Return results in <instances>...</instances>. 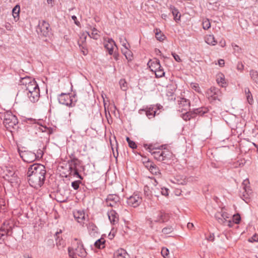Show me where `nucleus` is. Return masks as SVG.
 Returning <instances> with one entry per match:
<instances>
[{
	"label": "nucleus",
	"mask_w": 258,
	"mask_h": 258,
	"mask_svg": "<svg viewBox=\"0 0 258 258\" xmlns=\"http://www.w3.org/2000/svg\"><path fill=\"white\" fill-rule=\"evenodd\" d=\"M46 173L44 165L37 163L30 165L27 172L30 185L36 189L41 187L44 183Z\"/></svg>",
	"instance_id": "nucleus-1"
},
{
	"label": "nucleus",
	"mask_w": 258,
	"mask_h": 258,
	"mask_svg": "<svg viewBox=\"0 0 258 258\" xmlns=\"http://www.w3.org/2000/svg\"><path fill=\"white\" fill-rule=\"evenodd\" d=\"M0 118L3 119V124L8 130L12 132L11 129L18 127V120L17 116L11 111H6L0 114Z\"/></svg>",
	"instance_id": "nucleus-2"
},
{
	"label": "nucleus",
	"mask_w": 258,
	"mask_h": 258,
	"mask_svg": "<svg viewBox=\"0 0 258 258\" xmlns=\"http://www.w3.org/2000/svg\"><path fill=\"white\" fill-rule=\"evenodd\" d=\"M147 149L153 157L159 161L169 160L172 157V153L168 150H162L159 149L157 151H153L154 148L152 145H149Z\"/></svg>",
	"instance_id": "nucleus-3"
},
{
	"label": "nucleus",
	"mask_w": 258,
	"mask_h": 258,
	"mask_svg": "<svg viewBox=\"0 0 258 258\" xmlns=\"http://www.w3.org/2000/svg\"><path fill=\"white\" fill-rule=\"evenodd\" d=\"M170 216L168 214L161 211H157L153 215L152 218L148 219L150 226L152 228L153 223H165L169 220Z\"/></svg>",
	"instance_id": "nucleus-4"
},
{
	"label": "nucleus",
	"mask_w": 258,
	"mask_h": 258,
	"mask_svg": "<svg viewBox=\"0 0 258 258\" xmlns=\"http://www.w3.org/2000/svg\"><path fill=\"white\" fill-rule=\"evenodd\" d=\"M58 100L59 103L69 107L74 106L77 102L76 95H71L70 93H61L58 96Z\"/></svg>",
	"instance_id": "nucleus-5"
},
{
	"label": "nucleus",
	"mask_w": 258,
	"mask_h": 258,
	"mask_svg": "<svg viewBox=\"0 0 258 258\" xmlns=\"http://www.w3.org/2000/svg\"><path fill=\"white\" fill-rule=\"evenodd\" d=\"M69 164V171L70 174L74 176H76L81 179H83L82 176L79 174L77 166H79L81 164V161L76 157L71 158V159L68 161Z\"/></svg>",
	"instance_id": "nucleus-6"
},
{
	"label": "nucleus",
	"mask_w": 258,
	"mask_h": 258,
	"mask_svg": "<svg viewBox=\"0 0 258 258\" xmlns=\"http://www.w3.org/2000/svg\"><path fill=\"white\" fill-rule=\"evenodd\" d=\"M51 28L49 24L45 20L39 21L37 28V32L38 35L41 37H49L51 34Z\"/></svg>",
	"instance_id": "nucleus-7"
},
{
	"label": "nucleus",
	"mask_w": 258,
	"mask_h": 258,
	"mask_svg": "<svg viewBox=\"0 0 258 258\" xmlns=\"http://www.w3.org/2000/svg\"><path fill=\"white\" fill-rule=\"evenodd\" d=\"M206 96L210 102L215 100L221 101L222 93L219 89L215 87H212L206 92Z\"/></svg>",
	"instance_id": "nucleus-8"
},
{
	"label": "nucleus",
	"mask_w": 258,
	"mask_h": 258,
	"mask_svg": "<svg viewBox=\"0 0 258 258\" xmlns=\"http://www.w3.org/2000/svg\"><path fill=\"white\" fill-rule=\"evenodd\" d=\"M249 184V180L248 179L244 180L242 183L243 191H240V194L241 198L246 203L248 202L247 200L249 199V196L252 194V190Z\"/></svg>",
	"instance_id": "nucleus-9"
},
{
	"label": "nucleus",
	"mask_w": 258,
	"mask_h": 258,
	"mask_svg": "<svg viewBox=\"0 0 258 258\" xmlns=\"http://www.w3.org/2000/svg\"><path fill=\"white\" fill-rule=\"evenodd\" d=\"M18 152L22 160L27 163H31L36 160L35 153L30 151H21L18 150Z\"/></svg>",
	"instance_id": "nucleus-10"
},
{
	"label": "nucleus",
	"mask_w": 258,
	"mask_h": 258,
	"mask_svg": "<svg viewBox=\"0 0 258 258\" xmlns=\"http://www.w3.org/2000/svg\"><path fill=\"white\" fill-rule=\"evenodd\" d=\"M120 198L116 195H109L105 201V204L108 207L117 208L120 205Z\"/></svg>",
	"instance_id": "nucleus-11"
},
{
	"label": "nucleus",
	"mask_w": 258,
	"mask_h": 258,
	"mask_svg": "<svg viewBox=\"0 0 258 258\" xmlns=\"http://www.w3.org/2000/svg\"><path fill=\"white\" fill-rule=\"evenodd\" d=\"M142 201V199L140 194L135 192L132 196L127 198V204L131 207L136 208L140 205Z\"/></svg>",
	"instance_id": "nucleus-12"
},
{
	"label": "nucleus",
	"mask_w": 258,
	"mask_h": 258,
	"mask_svg": "<svg viewBox=\"0 0 258 258\" xmlns=\"http://www.w3.org/2000/svg\"><path fill=\"white\" fill-rule=\"evenodd\" d=\"M75 240L77 245V247H74L75 253L79 256L85 257L87 255V252L84 247L82 242L77 238L75 239Z\"/></svg>",
	"instance_id": "nucleus-13"
},
{
	"label": "nucleus",
	"mask_w": 258,
	"mask_h": 258,
	"mask_svg": "<svg viewBox=\"0 0 258 258\" xmlns=\"http://www.w3.org/2000/svg\"><path fill=\"white\" fill-rule=\"evenodd\" d=\"M179 110L181 112L186 111L189 110L190 101L184 98H180L178 101Z\"/></svg>",
	"instance_id": "nucleus-14"
},
{
	"label": "nucleus",
	"mask_w": 258,
	"mask_h": 258,
	"mask_svg": "<svg viewBox=\"0 0 258 258\" xmlns=\"http://www.w3.org/2000/svg\"><path fill=\"white\" fill-rule=\"evenodd\" d=\"M115 45V43L112 38H108L107 41L104 42V46L110 55L113 54L114 46Z\"/></svg>",
	"instance_id": "nucleus-15"
},
{
	"label": "nucleus",
	"mask_w": 258,
	"mask_h": 258,
	"mask_svg": "<svg viewBox=\"0 0 258 258\" xmlns=\"http://www.w3.org/2000/svg\"><path fill=\"white\" fill-rule=\"evenodd\" d=\"M147 64L152 72L161 68L159 60L156 58L150 59Z\"/></svg>",
	"instance_id": "nucleus-16"
},
{
	"label": "nucleus",
	"mask_w": 258,
	"mask_h": 258,
	"mask_svg": "<svg viewBox=\"0 0 258 258\" xmlns=\"http://www.w3.org/2000/svg\"><path fill=\"white\" fill-rule=\"evenodd\" d=\"M157 110V108L156 107L151 106L149 107H147L146 109H141L140 111H145L147 116L149 119H151L155 116Z\"/></svg>",
	"instance_id": "nucleus-17"
},
{
	"label": "nucleus",
	"mask_w": 258,
	"mask_h": 258,
	"mask_svg": "<svg viewBox=\"0 0 258 258\" xmlns=\"http://www.w3.org/2000/svg\"><path fill=\"white\" fill-rule=\"evenodd\" d=\"M30 100L32 102H35L39 100L40 97V91L39 90H35V91L26 93Z\"/></svg>",
	"instance_id": "nucleus-18"
},
{
	"label": "nucleus",
	"mask_w": 258,
	"mask_h": 258,
	"mask_svg": "<svg viewBox=\"0 0 258 258\" xmlns=\"http://www.w3.org/2000/svg\"><path fill=\"white\" fill-rule=\"evenodd\" d=\"M110 222L113 224L117 223L118 221V215L115 211L111 210L107 213Z\"/></svg>",
	"instance_id": "nucleus-19"
},
{
	"label": "nucleus",
	"mask_w": 258,
	"mask_h": 258,
	"mask_svg": "<svg viewBox=\"0 0 258 258\" xmlns=\"http://www.w3.org/2000/svg\"><path fill=\"white\" fill-rule=\"evenodd\" d=\"M114 258H130V256L125 249L120 248L114 252Z\"/></svg>",
	"instance_id": "nucleus-20"
},
{
	"label": "nucleus",
	"mask_w": 258,
	"mask_h": 258,
	"mask_svg": "<svg viewBox=\"0 0 258 258\" xmlns=\"http://www.w3.org/2000/svg\"><path fill=\"white\" fill-rule=\"evenodd\" d=\"M146 166L152 173L156 175H157L158 173H160L159 168L154 163L149 161Z\"/></svg>",
	"instance_id": "nucleus-21"
},
{
	"label": "nucleus",
	"mask_w": 258,
	"mask_h": 258,
	"mask_svg": "<svg viewBox=\"0 0 258 258\" xmlns=\"http://www.w3.org/2000/svg\"><path fill=\"white\" fill-rule=\"evenodd\" d=\"M61 233V230H59V231H57L55 233V237L56 241V245L58 247V249L62 248L64 245V242L62 238H60L58 235Z\"/></svg>",
	"instance_id": "nucleus-22"
},
{
	"label": "nucleus",
	"mask_w": 258,
	"mask_h": 258,
	"mask_svg": "<svg viewBox=\"0 0 258 258\" xmlns=\"http://www.w3.org/2000/svg\"><path fill=\"white\" fill-rule=\"evenodd\" d=\"M24 89L27 91L26 93H29L30 92L35 91L36 89L39 90V88L38 84L36 83V82L34 80L32 81L29 85H27V87Z\"/></svg>",
	"instance_id": "nucleus-23"
},
{
	"label": "nucleus",
	"mask_w": 258,
	"mask_h": 258,
	"mask_svg": "<svg viewBox=\"0 0 258 258\" xmlns=\"http://www.w3.org/2000/svg\"><path fill=\"white\" fill-rule=\"evenodd\" d=\"M153 186L152 187V192L153 195L155 197H158L160 195L161 186L158 185L157 182L156 180H154L153 183Z\"/></svg>",
	"instance_id": "nucleus-24"
},
{
	"label": "nucleus",
	"mask_w": 258,
	"mask_h": 258,
	"mask_svg": "<svg viewBox=\"0 0 258 258\" xmlns=\"http://www.w3.org/2000/svg\"><path fill=\"white\" fill-rule=\"evenodd\" d=\"M170 11L171 12L172 15L174 17V20L177 22L178 21H180V14L177 9H176L174 6H171L170 7Z\"/></svg>",
	"instance_id": "nucleus-25"
},
{
	"label": "nucleus",
	"mask_w": 258,
	"mask_h": 258,
	"mask_svg": "<svg viewBox=\"0 0 258 258\" xmlns=\"http://www.w3.org/2000/svg\"><path fill=\"white\" fill-rule=\"evenodd\" d=\"M87 228L89 234L92 236L95 235V233H98L97 227L93 223H89L87 225Z\"/></svg>",
	"instance_id": "nucleus-26"
},
{
	"label": "nucleus",
	"mask_w": 258,
	"mask_h": 258,
	"mask_svg": "<svg viewBox=\"0 0 258 258\" xmlns=\"http://www.w3.org/2000/svg\"><path fill=\"white\" fill-rule=\"evenodd\" d=\"M74 216L79 223H82L85 219V213L82 211H78L74 212Z\"/></svg>",
	"instance_id": "nucleus-27"
},
{
	"label": "nucleus",
	"mask_w": 258,
	"mask_h": 258,
	"mask_svg": "<svg viewBox=\"0 0 258 258\" xmlns=\"http://www.w3.org/2000/svg\"><path fill=\"white\" fill-rule=\"evenodd\" d=\"M121 51L125 56L126 59L128 61H131L133 59V53L128 48H122Z\"/></svg>",
	"instance_id": "nucleus-28"
},
{
	"label": "nucleus",
	"mask_w": 258,
	"mask_h": 258,
	"mask_svg": "<svg viewBox=\"0 0 258 258\" xmlns=\"http://www.w3.org/2000/svg\"><path fill=\"white\" fill-rule=\"evenodd\" d=\"M0 230H2V233L7 237L8 236L10 235V233L12 232V228L11 226L5 225L4 223V225L0 228Z\"/></svg>",
	"instance_id": "nucleus-29"
},
{
	"label": "nucleus",
	"mask_w": 258,
	"mask_h": 258,
	"mask_svg": "<svg viewBox=\"0 0 258 258\" xmlns=\"http://www.w3.org/2000/svg\"><path fill=\"white\" fill-rule=\"evenodd\" d=\"M205 41L209 45H215L217 42L213 35H208L205 37Z\"/></svg>",
	"instance_id": "nucleus-30"
},
{
	"label": "nucleus",
	"mask_w": 258,
	"mask_h": 258,
	"mask_svg": "<svg viewBox=\"0 0 258 258\" xmlns=\"http://www.w3.org/2000/svg\"><path fill=\"white\" fill-rule=\"evenodd\" d=\"M208 111V109L206 107H201L199 108H197L193 111L194 113L195 114V116L197 115H203L205 113H207Z\"/></svg>",
	"instance_id": "nucleus-31"
},
{
	"label": "nucleus",
	"mask_w": 258,
	"mask_h": 258,
	"mask_svg": "<svg viewBox=\"0 0 258 258\" xmlns=\"http://www.w3.org/2000/svg\"><path fill=\"white\" fill-rule=\"evenodd\" d=\"M35 80L32 79L30 77H24L21 79L20 81V85L24 86L23 89L27 87V85H28L32 82V81H34Z\"/></svg>",
	"instance_id": "nucleus-32"
},
{
	"label": "nucleus",
	"mask_w": 258,
	"mask_h": 258,
	"mask_svg": "<svg viewBox=\"0 0 258 258\" xmlns=\"http://www.w3.org/2000/svg\"><path fill=\"white\" fill-rule=\"evenodd\" d=\"M105 240L104 238H100L94 243V246L99 249H102L105 247Z\"/></svg>",
	"instance_id": "nucleus-33"
},
{
	"label": "nucleus",
	"mask_w": 258,
	"mask_h": 258,
	"mask_svg": "<svg viewBox=\"0 0 258 258\" xmlns=\"http://www.w3.org/2000/svg\"><path fill=\"white\" fill-rule=\"evenodd\" d=\"M249 74L252 81L258 84V72L256 71L251 70L249 72Z\"/></svg>",
	"instance_id": "nucleus-34"
},
{
	"label": "nucleus",
	"mask_w": 258,
	"mask_h": 258,
	"mask_svg": "<svg viewBox=\"0 0 258 258\" xmlns=\"http://www.w3.org/2000/svg\"><path fill=\"white\" fill-rule=\"evenodd\" d=\"M245 94L247 100V102L250 104H252L253 102V98L251 92L248 88H245L244 89Z\"/></svg>",
	"instance_id": "nucleus-35"
},
{
	"label": "nucleus",
	"mask_w": 258,
	"mask_h": 258,
	"mask_svg": "<svg viewBox=\"0 0 258 258\" xmlns=\"http://www.w3.org/2000/svg\"><path fill=\"white\" fill-rule=\"evenodd\" d=\"M174 230V227L172 225H167L162 229V233L167 235L171 233Z\"/></svg>",
	"instance_id": "nucleus-36"
},
{
	"label": "nucleus",
	"mask_w": 258,
	"mask_h": 258,
	"mask_svg": "<svg viewBox=\"0 0 258 258\" xmlns=\"http://www.w3.org/2000/svg\"><path fill=\"white\" fill-rule=\"evenodd\" d=\"M215 217L219 223H224V218L222 216V210L220 212H217L215 215Z\"/></svg>",
	"instance_id": "nucleus-37"
},
{
	"label": "nucleus",
	"mask_w": 258,
	"mask_h": 258,
	"mask_svg": "<svg viewBox=\"0 0 258 258\" xmlns=\"http://www.w3.org/2000/svg\"><path fill=\"white\" fill-rule=\"evenodd\" d=\"M145 196L149 200H151L153 194L152 192V189L150 190L149 186L146 185L144 188Z\"/></svg>",
	"instance_id": "nucleus-38"
},
{
	"label": "nucleus",
	"mask_w": 258,
	"mask_h": 258,
	"mask_svg": "<svg viewBox=\"0 0 258 258\" xmlns=\"http://www.w3.org/2000/svg\"><path fill=\"white\" fill-rule=\"evenodd\" d=\"M195 114L192 112L187 111L182 114V118L185 120H190V118L195 117Z\"/></svg>",
	"instance_id": "nucleus-39"
},
{
	"label": "nucleus",
	"mask_w": 258,
	"mask_h": 258,
	"mask_svg": "<svg viewBox=\"0 0 258 258\" xmlns=\"http://www.w3.org/2000/svg\"><path fill=\"white\" fill-rule=\"evenodd\" d=\"M166 95L168 97V99L170 100H175V95L174 91L173 89H168L167 90Z\"/></svg>",
	"instance_id": "nucleus-40"
},
{
	"label": "nucleus",
	"mask_w": 258,
	"mask_h": 258,
	"mask_svg": "<svg viewBox=\"0 0 258 258\" xmlns=\"http://www.w3.org/2000/svg\"><path fill=\"white\" fill-rule=\"evenodd\" d=\"M20 8L19 5H16L13 9L12 13L15 19L18 18L19 19V13H20Z\"/></svg>",
	"instance_id": "nucleus-41"
},
{
	"label": "nucleus",
	"mask_w": 258,
	"mask_h": 258,
	"mask_svg": "<svg viewBox=\"0 0 258 258\" xmlns=\"http://www.w3.org/2000/svg\"><path fill=\"white\" fill-rule=\"evenodd\" d=\"M155 36L157 39L160 41H163L165 38V36L161 33L159 29H156Z\"/></svg>",
	"instance_id": "nucleus-42"
},
{
	"label": "nucleus",
	"mask_w": 258,
	"mask_h": 258,
	"mask_svg": "<svg viewBox=\"0 0 258 258\" xmlns=\"http://www.w3.org/2000/svg\"><path fill=\"white\" fill-rule=\"evenodd\" d=\"M154 72L155 73L156 78H161L165 75V72L162 67L158 69L157 70H155Z\"/></svg>",
	"instance_id": "nucleus-43"
},
{
	"label": "nucleus",
	"mask_w": 258,
	"mask_h": 258,
	"mask_svg": "<svg viewBox=\"0 0 258 258\" xmlns=\"http://www.w3.org/2000/svg\"><path fill=\"white\" fill-rule=\"evenodd\" d=\"M203 28L204 30H208L211 27V23L209 19H205L203 20L202 23Z\"/></svg>",
	"instance_id": "nucleus-44"
},
{
	"label": "nucleus",
	"mask_w": 258,
	"mask_h": 258,
	"mask_svg": "<svg viewBox=\"0 0 258 258\" xmlns=\"http://www.w3.org/2000/svg\"><path fill=\"white\" fill-rule=\"evenodd\" d=\"M92 32L91 34H90L89 32H87L88 35L94 39L97 40L98 38L99 35L97 33V30L95 28H93L92 29Z\"/></svg>",
	"instance_id": "nucleus-45"
},
{
	"label": "nucleus",
	"mask_w": 258,
	"mask_h": 258,
	"mask_svg": "<svg viewBox=\"0 0 258 258\" xmlns=\"http://www.w3.org/2000/svg\"><path fill=\"white\" fill-rule=\"evenodd\" d=\"M119 41L123 48H128L130 46L129 43L127 42L126 38L123 36L119 38Z\"/></svg>",
	"instance_id": "nucleus-46"
},
{
	"label": "nucleus",
	"mask_w": 258,
	"mask_h": 258,
	"mask_svg": "<svg viewBox=\"0 0 258 258\" xmlns=\"http://www.w3.org/2000/svg\"><path fill=\"white\" fill-rule=\"evenodd\" d=\"M68 253L69 256L71 258H75V256L77 255L75 253V250L74 247H69Z\"/></svg>",
	"instance_id": "nucleus-47"
},
{
	"label": "nucleus",
	"mask_w": 258,
	"mask_h": 258,
	"mask_svg": "<svg viewBox=\"0 0 258 258\" xmlns=\"http://www.w3.org/2000/svg\"><path fill=\"white\" fill-rule=\"evenodd\" d=\"M217 82L219 85H220L222 87H224L225 86V84H226V82H225V79L224 77L218 78L217 79Z\"/></svg>",
	"instance_id": "nucleus-48"
},
{
	"label": "nucleus",
	"mask_w": 258,
	"mask_h": 258,
	"mask_svg": "<svg viewBox=\"0 0 258 258\" xmlns=\"http://www.w3.org/2000/svg\"><path fill=\"white\" fill-rule=\"evenodd\" d=\"M241 220V217L239 214L233 216V221L235 224H239Z\"/></svg>",
	"instance_id": "nucleus-49"
},
{
	"label": "nucleus",
	"mask_w": 258,
	"mask_h": 258,
	"mask_svg": "<svg viewBox=\"0 0 258 258\" xmlns=\"http://www.w3.org/2000/svg\"><path fill=\"white\" fill-rule=\"evenodd\" d=\"M81 183V181L80 180L74 181L72 182V186L74 189L77 190L79 188Z\"/></svg>",
	"instance_id": "nucleus-50"
},
{
	"label": "nucleus",
	"mask_w": 258,
	"mask_h": 258,
	"mask_svg": "<svg viewBox=\"0 0 258 258\" xmlns=\"http://www.w3.org/2000/svg\"><path fill=\"white\" fill-rule=\"evenodd\" d=\"M161 254L164 257L166 258L169 254V250L167 248L163 247L161 250Z\"/></svg>",
	"instance_id": "nucleus-51"
},
{
	"label": "nucleus",
	"mask_w": 258,
	"mask_h": 258,
	"mask_svg": "<svg viewBox=\"0 0 258 258\" xmlns=\"http://www.w3.org/2000/svg\"><path fill=\"white\" fill-rule=\"evenodd\" d=\"M169 189L167 188L161 186L160 195L167 197L168 196Z\"/></svg>",
	"instance_id": "nucleus-52"
},
{
	"label": "nucleus",
	"mask_w": 258,
	"mask_h": 258,
	"mask_svg": "<svg viewBox=\"0 0 258 258\" xmlns=\"http://www.w3.org/2000/svg\"><path fill=\"white\" fill-rule=\"evenodd\" d=\"M36 159H39L41 158L43 155V152L41 149H39L37 151V153H35Z\"/></svg>",
	"instance_id": "nucleus-53"
},
{
	"label": "nucleus",
	"mask_w": 258,
	"mask_h": 258,
	"mask_svg": "<svg viewBox=\"0 0 258 258\" xmlns=\"http://www.w3.org/2000/svg\"><path fill=\"white\" fill-rule=\"evenodd\" d=\"M78 44L79 45V47L80 49H82V52L83 54V55H86L88 53V50L85 48L84 46H83L82 45H81L80 43V41H78Z\"/></svg>",
	"instance_id": "nucleus-54"
},
{
	"label": "nucleus",
	"mask_w": 258,
	"mask_h": 258,
	"mask_svg": "<svg viewBox=\"0 0 258 258\" xmlns=\"http://www.w3.org/2000/svg\"><path fill=\"white\" fill-rule=\"evenodd\" d=\"M121 89L125 90L126 89V83L124 80H120L119 82Z\"/></svg>",
	"instance_id": "nucleus-55"
},
{
	"label": "nucleus",
	"mask_w": 258,
	"mask_h": 258,
	"mask_svg": "<svg viewBox=\"0 0 258 258\" xmlns=\"http://www.w3.org/2000/svg\"><path fill=\"white\" fill-rule=\"evenodd\" d=\"M191 86L192 89H194L197 92H200V87L199 86V84L197 83H192L191 84Z\"/></svg>",
	"instance_id": "nucleus-56"
},
{
	"label": "nucleus",
	"mask_w": 258,
	"mask_h": 258,
	"mask_svg": "<svg viewBox=\"0 0 258 258\" xmlns=\"http://www.w3.org/2000/svg\"><path fill=\"white\" fill-rule=\"evenodd\" d=\"M128 146L132 149H134L137 147V146L136 144L135 143V142L132 140L128 143Z\"/></svg>",
	"instance_id": "nucleus-57"
},
{
	"label": "nucleus",
	"mask_w": 258,
	"mask_h": 258,
	"mask_svg": "<svg viewBox=\"0 0 258 258\" xmlns=\"http://www.w3.org/2000/svg\"><path fill=\"white\" fill-rule=\"evenodd\" d=\"M258 241V235L256 234L253 235L249 239L250 242H256Z\"/></svg>",
	"instance_id": "nucleus-58"
},
{
	"label": "nucleus",
	"mask_w": 258,
	"mask_h": 258,
	"mask_svg": "<svg viewBox=\"0 0 258 258\" xmlns=\"http://www.w3.org/2000/svg\"><path fill=\"white\" fill-rule=\"evenodd\" d=\"M172 55L173 56V57H174V58L175 59V60L176 61H177V62L181 61V60L179 56L178 55H177V54H176L175 53L172 52Z\"/></svg>",
	"instance_id": "nucleus-59"
},
{
	"label": "nucleus",
	"mask_w": 258,
	"mask_h": 258,
	"mask_svg": "<svg viewBox=\"0 0 258 258\" xmlns=\"http://www.w3.org/2000/svg\"><path fill=\"white\" fill-rule=\"evenodd\" d=\"M72 19L74 21L75 24L77 25L78 26H80V23L79 21L77 20V17L75 15L72 16Z\"/></svg>",
	"instance_id": "nucleus-60"
},
{
	"label": "nucleus",
	"mask_w": 258,
	"mask_h": 258,
	"mask_svg": "<svg viewBox=\"0 0 258 258\" xmlns=\"http://www.w3.org/2000/svg\"><path fill=\"white\" fill-rule=\"evenodd\" d=\"M6 238L7 236L2 233V230H0V241H4ZM1 243H2L1 241H0V244Z\"/></svg>",
	"instance_id": "nucleus-61"
},
{
	"label": "nucleus",
	"mask_w": 258,
	"mask_h": 258,
	"mask_svg": "<svg viewBox=\"0 0 258 258\" xmlns=\"http://www.w3.org/2000/svg\"><path fill=\"white\" fill-rule=\"evenodd\" d=\"M244 68V66L241 62H239L237 64V69L239 71H242Z\"/></svg>",
	"instance_id": "nucleus-62"
},
{
	"label": "nucleus",
	"mask_w": 258,
	"mask_h": 258,
	"mask_svg": "<svg viewBox=\"0 0 258 258\" xmlns=\"http://www.w3.org/2000/svg\"><path fill=\"white\" fill-rule=\"evenodd\" d=\"M222 216H223V218H224V223L226 221L227 219L229 218V214L225 212L222 211Z\"/></svg>",
	"instance_id": "nucleus-63"
},
{
	"label": "nucleus",
	"mask_w": 258,
	"mask_h": 258,
	"mask_svg": "<svg viewBox=\"0 0 258 258\" xmlns=\"http://www.w3.org/2000/svg\"><path fill=\"white\" fill-rule=\"evenodd\" d=\"M5 27L7 30L12 31V26L10 23H7L5 25Z\"/></svg>",
	"instance_id": "nucleus-64"
}]
</instances>
